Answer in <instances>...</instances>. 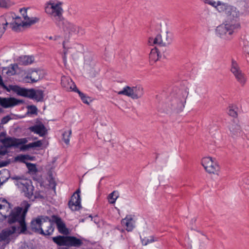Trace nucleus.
I'll return each mask as SVG.
<instances>
[{"label":"nucleus","instance_id":"9b49d317","mask_svg":"<svg viewBox=\"0 0 249 249\" xmlns=\"http://www.w3.org/2000/svg\"><path fill=\"white\" fill-rule=\"evenodd\" d=\"M61 25H63V28L65 32H68L70 35L78 34L83 35L84 30L79 26H77L72 23L68 21L63 20L61 22Z\"/></svg>","mask_w":249,"mask_h":249},{"label":"nucleus","instance_id":"680f3d73","mask_svg":"<svg viewBox=\"0 0 249 249\" xmlns=\"http://www.w3.org/2000/svg\"><path fill=\"white\" fill-rule=\"evenodd\" d=\"M43 198V196H42L41 195L38 194H36L35 196H34V198Z\"/></svg>","mask_w":249,"mask_h":249},{"label":"nucleus","instance_id":"338daca9","mask_svg":"<svg viewBox=\"0 0 249 249\" xmlns=\"http://www.w3.org/2000/svg\"><path fill=\"white\" fill-rule=\"evenodd\" d=\"M46 216H45L43 218L41 219V220H42V222H46V221H47V220H48V221H49V220H48V219H47L46 218Z\"/></svg>","mask_w":249,"mask_h":249},{"label":"nucleus","instance_id":"58836bf2","mask_svg":"<svg viewBox=\"0 0 249 249\" xmlns=\"http://www.w3.org/2000/svg\"><path fill=\"white\" fill-rule=\"evenodd\" d=\"M19 224L20 231L19 233H25L27 231V225L25 222V219H22L21 221L18 222Z\"/></svg>","mask_w":249,"mask_h":249},{"label":"nucleus","instance_id":"e433bc0d","mask_svg":"<svg viewBox=\"0 0 249 249\" xmlns=\"http://www.w3.org/2000/svg\"><path fill=\"white\" fill-rule=\"evenodd\" d=\"M172 41V36L171 33L166 32L165 39H163V46L170 45Z\"/></svg>","mask_w":249,"mask_h":249},{"label":"nucleus","instance_id":"4468645a","mask_svg":"<svg viewBox=\"0 0 249 249\" xmlns=\"http://www.w3.org/2000/svg\"><path fill=\"white\" fill-rule=\"evenodd\" d=\"M8 88L10 90H13L19 96L28 97L30 99H31V97H33V94L32 93L33 89H27L21 88L18 85H10Z\"/></svg>","mask_w":249,"mask_h":249},{"label":"nucleus","instance_id":"f257e3e1","mask_svg":"<svg viewBox=\"0 0 249 249\" xmlns=\"http://www.w3.org/2000/svg\"><path fill=\"white\" fill-rule=\"evenodd\" d=\"M188 94V88L179 89L177 87H174L170 93L171 96V105L172 109L177 112L181 111L185 107Z\"/></svg>","mask_w":249,"mask_h":249},{"label":"nucleus","instance_id":"cd10ccee","mask_svg":"<svg viewBox=\"0 0 249 249\" xmlns=\"http://www.w3.org/2000/svg\"><path fill=\"white\" fill-rule=\"evenodd\" d=\"M42 142L41 141L38 140L37 141L30 143L27 144H23L20 145L19 147L20 150L21 151H25L28 150L30 148H33L35 147H40L42 146Z\"/></svg>","mask_w":249,"mask_h":249},{"label":"nucleus","instance_id":"39448f33","mask_svg":"<svg viewBox=\"0 0 249 249\" xmlns=\"http://www.w3.org/2000/svg\"><path fill=\"white\" fill-rule=\"evenodd\" d=\"M240 28V23L232 24L227 22L225 24H221L217 27L216 33L221 38L230 39L228 35L231 36L234 30Z\"/></svg>","mask_w":249,"mask_h":249},{"label":"nucleus","instance_id":"4d7b16f0","mask_svg":"<svg viewBox=\"0 0 249 249\" xmlns=\"http://www.w3.org/2000/svg\"><path fill=\"white\" fill-rule=\"evenodd\" d=\"M3 148V146L1 145L0 146V155H5L7 153V151L6 149L2 150V149Z\"/></svg>","mask_w":249,"mask_h":249},{"label":"nucleus","instance_id":"f8f14e48","mask_svg":"<svg viewBox=\"0 0 249 249\" xmlns=\"http://www.w3.org/2000/svg\"><path fill=\"white\" fill-rule=\"evenodd\" d=\"M45 72L40 69L30 70L25 77L26 79H30L31 83H36L43 79L45 76Z\"/></svg>","mask_w":249,"mask_h":249},{"label":"nucleus","instance_id":"5701e85b","mask_svg":"<svg viewBox=\"0 0 249 249\" xmlns=\"http://www.w3.org/2000/svg\"><path fill=\"white\" fill-rule=\"evenodd\" d=\"M20 184L23 185V191L25 192V196L31 199L33 196L34 190V187L32 185L31 180H28L25 183L20 182Z\"/></svg>","mask_w":249,"mask_h":249},{"label":"nucleus","instance_id":"72a5a7b5","mask_svg":"<svg viewBox=\"0 0 249 249\" xmlns=\"http://www.w3.org/2000/svg\"><path fill=\"white\" fill-rule=\"evenodd\" d=\"M34 61V58L32 56H23L19 57L18 59L19 63L22 65H28L31 64Z\"/></svg>","mask_w":249,"mask_h":249},{"label":"nucleus","instance_id":"1a4fd4ad","mask_svg":"<svg viewBox=\"0 0 249 249\" xmlns=\"http://www.w3.org/2000/svg\"><path fill=\"white\" fill-rule=\"evenodd\" d=\"M51 217L52 218L51 219L49 216L46 217L49 220V221H54V223L56 225L59 233L65 235L69 234V229L66 227L65 223L63 221L61 217L57 215H53Z\"/></svg>","mask_w":249,"mask_h":249},{"label":"nucleus","instance_id":"49530a36","mask_svg":"<svg viewBox=\"0 0 249 249\" xmlns=\"http://www.w3.org/2000/svg\"><path fill=\"white\" fill-rule=\"evenodd\" d=\"M204 2L208 4H209L216 9L217 7V1L215 2L213 0H204Z\"/></svg>","mask_w":249,"mask_h":249},{"label":"nucleus","instance_id":"8fccbe9b","mask_svg":"<svg viewBox=\"0 0 249 249\" xmlns=\"http://www.w3.org/2000/svg\"><path fill=\"white\" fill-rule=\"evenodd\" d=\"M10 178L12 180H16L17 181H18L19 180L23 179L24 176H19L15 175L14 176H11V177L9 176V177H8V178Z\"/></svg>","mask_w":249,"mask_h":249},{"label":"nucleus","instance_id":"6e6552de","mask_svg":"<svg viewBox=\"0 0 249 249\" xmlns=\"http://www.w3.org/2000/svg\"><path fill=\"white\" fill-rule=\"evenodd\" d=\"M231 71L234 75L237 81L243 86L246 83V77L240 69L236 61L233 59L231 60Z\"/></svg>","mask_w":249,"mask_h":249},{"label":"nucleus","instance_id":"f3484780","mask_svg":"<svg viewBox=\"0 0 249 249\" xmlns=\"http://www.w3.org/2000/svg\"><path fill=\"white\" fill-rule=\"evenodd\" d=\"M36 124L30 126L29 129L34 132L36 134H38L40 136H45L47 132V130L44 125L40 121V119L37 118L36 120Z\"/></svg>","mask_w":249,"mask_h":249},{"label":"nucleus","instance_id":"423d86ee","mask_svg":"<svg viewBox=\"0 0 249 249\" xmlns=\"http://www.w3.org/2000/svg\"><path fill=\"white\" fill-rule=\"evenodd\" d=\"M10 18H12V21L9 22L8 26L12 30L18 31L19 30L20 27H26L30 26L38 22L39 18L36 17H33L32 20L30 21L26 20L25 21L22 20L21 18L19 17H14L12 15L9 14Z\"/></svg>","mask_w":249,"mask_h":249},{"label":"nucleus","instance_id":"412c9836","mask_svg":"<svg viewBox=\"0 0 249 249\" xmlns=\"http://www.w3.org/2000/svg\"><path fill=\"white\" fill-rule=\"evenodd\" d=\"M135 221L132 215H127L126 217L121 221V224L125 227V230L128 231H132L135 227Z\"/></svg>","mask_w":249,"mask_h":249},{"label":"nucleus","instance_id":"ddd939ff","mask_svg":"<svg viewBox=\"0 0 249 249\" xmlns=\"http://www.w3.org/2000/svg\"><path fill=\"white\" fill-rule=\"evenodd\" d=\"M23 103V100L17 99L14 97L2 98L0 97V106L5 108L11 107Z\"/></svg>","mask_w":249,"mask_h":249},{"label":"nucleus","instance_id":"f704fd0d","mask_svg":"<svg viewBox=\"0 0 249 249\" xmlns=\"http://www.w3.org/2000/svg\"><path fill=\"white\" fill-rule=\"evenodd\" d=\"M49 225L47 226L48 229L45 231H44V234H40L41 235H44V236H47V235H51L53 234L54 227V221H49Z\"/></svg>","mask_w":249,"mask_h":249},{"label":"nucleus","instance_id":"7ed1b4c3","mask_svg":"<svg viewBox=\"0 0 249 249\" xmlns=\"http://www.w3.org/2000/svg\"><path fill=\"white\" fill-rule=\"evenodd\" d=\"M30 206V204L27 202H25L24 209L22 207L18 206L12 210L8 215H2L1 213L0 214L4 219L7 218L8 223L11 225L16 222H20L22 219H25L26 213Z\"/></svg>","mask_w":249,"mask_h":249},{"label":"nucleus","instance_id":"052dcab7","mask_svg":"<svg viewBox=\"0 0 249 249\" xmlns=\"http://www.w3.org/2000/svg\"><path fill=\"white\" fill-rule=\"evenodd\" d=\"M0 199H1L0 201L2 203H7L9 205V208H10V203H9L5 198H1Z\"/></svg>","mask_w":249,"mask_h":249},{"label":"nucleus","instance_id":"0eeeda50","mask_svg":"<svg viewBox=\"0 0 249 249\" xmlns=\"http://www.w3.org/2000/svg\"><path fill=\"white\" fill-rule=\"evenodd\" d=\"M118 94L124 95L131 97L133 99H138L143 94V89L140 85L130 87L126 86L123 89L118 92Z\"/></svg>","mask_w":249,"mask_h":249},{"label":"nucleus","instance_id":"7c9ffc66","mask_svg":"<svg viewBox=\"0 0 249 249\" xmlns=\"http://www.w3.org/2000/svg\"><path fill=\"white\" fill-rule=\"evenodd\" d=\"M35 159L36 158L35 156H31L29 155H20L17 156L15 160L16 161H19L21 162L26 164V163H28L26 161V160L33 161L35 160Z\"/></svg>","mask_w":249,"mask_h":249},{"label":"nucleus","instance_id":"864d4df0","mask_svg":"<svg viewBox=\"0 0 249 249\" xmlns=\"http://www.w3.org/2000/svg\"><path fill=\"white\" fill-rule=\"evenodd\" d=\"M3 70L6 71L5 72L9 76H12V75H15V74H11L12 72V70L11 69L10 67L4 68Z\"/></svg>","mask_w":249,"mask_h":249},{"label":"nucleus","instance_id":"c85d7f7f","mask_svg":"<svg viewBox=\"0 0 249 249\" xmlns=\"http://www.w3.org/2000/svg\"><path fill=\"white\" fill-rule=\"evenodd\" d=\"M32 94L33 97H31L32 99H35L37 102H42L44 98V93L43 91L40 89L35 90L33 89Z\"/></svg>","mask_w":249,"mask_h":249},{"label":"nucleus","instance_id":"09e8293b","mask_svg":"<svg viewBox=\"0 0 249 249\" xmlns=\"http://www.w3.org/2000/svg\"><path fill=\"white\" fill-rule=\"evenodd\" d=\"M18 147L19 146L25 144L28 141L26 138L18 139Z\"/></svg>","mask_w":249,"mask_h":249},{"label":"nucleus","instance_id":"6ab92c4d","mask_svg":"<svg viewBox=\"0 0 249 249\" xmlns=\"http://www.w3.org/2000/svg\"><path fill=\"white\" fill-rule=\"evenodd\" d=\"M231 5L228 3L218 0L217 1V7L215 9L220 15L226 17Z\"/></svg>","mask_w":249,"mask_h":249},{"label":"nucleus","instance_id":"a878e982","mask_svg":"<svg viewBox=\"0 0 249 249\" xmlns=\"http://www.w3.org/2000/svg\"><path fill=\"white\" fill-rule=\"evenodd\" d=\"M62 86L67 90L73 91L75 89L74 85H76L70 78L63 77L61 79V82Z\"/></svg>","mask_w":249,"mask_h":249},{"label":"nucleus","instance_id":"4be33fe9","mask_svg":"<svg viewBox=\"0 0 249 249\" xmlns=\"http://www.w3.org/2000/svg\"><path fill=\"white\" fill-rule=\"evenodd\" d=\"M230 131V135L233 138L237 137L241 135L242 133L241 127L239 124L234 121L232 122L228 126Z\"/></svg>","mask_w":249,"mask_h":249},{"label":"nucleus","instance_id":"c9c22d12","mask_svg":"<svg viewBox=\"0 0 249 249\" xmlns=\"http://www.w3.org/2000/svg\"><path fill=\"white\" fill-rule=\"evenodd\" d=\"M71 134V130L67 131H64L62 134V139L66 144H69L70 142V137Z\"/></svg>","mask_w":249,"mask_h":249},{"label":"nucleus","instance_id":"2eb2a0df","mask_svg":"<svg viewBox=\"0 0 249 249\" xmlns=\"http://www.w3.org/2000/svg\"><path fill=\"white\" fill-rule=\"evenodd\" d=\"M229 11L226 16L227 21L226 22L232 24L239 23L238 21L240 16L237 10V8L232 5Z\"/></svg>","mask_w":249,"mask_h":249},{"label":"nucleus","instance_id":"473e14b6","mask_svg":"<svg viewBox=\"0 0 249 249\" xmlns=\"http://www.w3.org/2000/svg\"><path fill=\"white\" fill-rule=\"evenodd\" d=\"M75 89H74V91L78 93L81 100L82 102L87 105L89 104V102L91 101L90 98L88 96H87L85 94L80 91L76 87V85H74Z\"/></svg>","mask_w":249,"mask_h":249},{"label":"nucleus","instance_id":"c03bdc74","mask_svg":"<svg viewBox=\"0 0 249 249\" xmlns=\"http://www.w3.org/2000/svg\"><path fill=\"white\" fill-rule=\"evenodd\" d=\"M115 191H113L108 195V199H110V203L111 204L114 203L118 197V196L115 195Z\"/></svg>","mask_w":249,"mask_h":249},{"label":"nucleus","instance_id":"c756f323","mask_svg":"<svg viewBox=\"0 0 249 249\" xmlns=\"http://www.w3.org/2000/svg\"><path fill=\"white\" fill-rule=\"evenodd\" d=\"M148 43L150 45L158 44L160 47L163 46V39L160 34H158L155 37H149L148 39Z\"/></svg>","mask_w":249,"mask_h":249},{"label":"nucleus","instance_id":"69168bd1","mask_svg":"<svg viewBox=\"0 0 249 249\" xmlns=\"http://www.w3.org/2000/svg\"><path fill=\"white\" fill-rule=\"evenodd\" d=\"M7 208V206L4 205L0 204V210L2 209L3 208Z\"/></svg>","mask_w":249,"mask_h":249},{"label":"nucleus","instance_id":"de8ad7c7","mask_svg":"<svg viewBox=\"0 0 249 249\" xmlns=\"http://www.w3.org/2000/svg\"><path fill=\"white\" fill-rule=\"evenodd\" d=\"M11 119V117L9 115H7L2 118L1 120V124H5L7 123Z\"/></svg>","mask_w":249,"mask_h":249},{"label":"nucleus","instance_id":"ea45409f","mask_svg":"<svg viewBox=\"0 0 249 249\" xmlns=\"http://www.w3.org/2000/svg\"><path fill=\"white\" fill-rule=\"evenodd\" d=\"M28 8H20L19 10V12L22 15L23 18H24V20L26 21H30L32 20V18H30L27 14V11L28 9Z\"/></svg>","mask_w":249,"mask_h":249},{"label":"nucleus","instance_id":"dca6fc26","mask_svg":"<svg viewBox=\"0 0 249 249\" xmlns=\"http://www.w3.org/2000/svg\"><path fill=\"white\" fill-rule=\"evenodd\" d=\"M236 5L240 16L249 14V0H237Z\"/></svg>","mask_w":249,"mask_h":249},{"label":"nucleus","instance_id":"79ce46f5","mask_svg":"<svg viewBox=\"0 0 249 249\" xmlns=\"http://www.w3.org/2000/svg\"><path fill=\"white\" fill-rule=\"evenodd\" d=\"M28 111L27 114H37V108L34 105L28 106L27 107Z\"/></svg>","mask_w":249,"mask_h":249},{"label":"nucleus","instance_id":"bb28decb","mask_svg":"<svg viewBox=\"0 0 249 249\" xmlns=\"http://www.w3.org/2000/svg\"><path fill=\"white\" fill-rule=\"evenodd\" d=\"M161 51L156 47L151 49L149 53V59L151 63L156 62L159 59Z\"/></svg>","mask_w":249,"mask_h":249},{"label":"nucleus","instance_id":"20e7f679","mask_svg":"<svg viewBox=\"0 0 249 249\" xmlns=\"http://www.w3.org/2000/svg\"><path fill=\"white\" fill-rule=\"evenodd\" d=\"M53 242L59 246L78 247L83 244L82 241H87L84 238L81 239L73 236L58 235L52 238Z\"/></svg>","mask_w":249,"mask_h":249},{"label":"nucleus","instance_id":"6e6d98bb","mask_svg":"<svg viewBox=\"0 0 249 249\" xmlns=\"http://www.w3.org/2000/svg\"><path fill=\"white\" fill-rule=\"evenodd\" d=\"M9 163V162L7 161H0V168L6 166Z\"/></svg>","mask_w":249,"mask_h":249},{"label":"nucleus","instance_id":"0e129e2a","mask_svg":"<svg viewBox=\"0 0 249 249\" xmlns=\"http://www.w3.org/2000/svg\"><path fill=\"white\" fill-rule=\"evenodd\" d=\"M80 193V190L78 189L76 191V192L73 195H80V194H79Z\"/></svg>","mask_w":249,"mask_h":249},{"label":"nucleus","instance_id":"774afa93","mask_svg":"<svg viewBox=\"0 0 249 249\" xmlns=\"http://www.w3.org/2000/svg\"><path fill=\"white\" fill-rule=\"evenodd\" d=\"M85 218H82L80 219V222H84L85 221Z\"/></svg>","mask_w":249,"mask_h":249},{"label":"nucleus","instance_id":"a19ab883","mask_svg":"<svg viewBox=\"0 0 249 249\" xmlns=\"http://www.w3.org/2000/svg\"><path fill=\"white\" fill-rule=\"evenodd\" d=\"M26 166L28 169L29 173H36L37 171L36 165L32 163H26Z\"/></svg>","mask_w":249,"mask_h":249},{"label":"nucleus","instance_id":"a211bd4d","mask_svg":"<svg viewBox=\"0 0 249 249\" xmlns=\"http://www.w3.org/2000/svg\"><path fill=\"white\" fill-rule=\"evenodd\" d=\"M68 206L72 211L79 210L82 208L80 196L73 195L68 202Z\"/></svg>","mask_w":249,"mask_h":249},{"label":"nucleus","instance_id":"3c124183","mask_svg":"<svg viewBox=\"0 0 249 249\" xmlns=\"http://www.w3.org/2000/svg\"><path fill=\"white\" fill-rule=\"evenodd\" d=\"M11 69L12 70V74H16V69L18 68V65L17 64H14L11 65Z\"/></svg>","mask_w":249,"mask_h":249},{"label":"nucleus","instance_id":"5fc2aeb1","mask_svg":"<svg viewBox=\"0 0 249 249\" xmlns=\"http://www.w3.org/2000/svg\"><path fill=\"white\" fill-rule=\"evenodd\" d=\"M49 177L50 178V183L51 184H53V188L55 189V186H56V183L55 182V181L53 178L52 175H50Z\"/></svg>","mask_w":249,"mask_h":249},{"label":"nucleus","instance_id":"9d476101","mask_svg":"<svg viewBox=\"0 0 249 249\" xmlns=\"http://www.w3.org/2000/svg\"><path fill=\"white\" fill-rule=\"evenodd\" d=\"M201 164L209 173L214 174L219 170V166L211 157H205L201 160Z\"/></svg>","mask_w":249,"mask_h":249},{"label":"nucleus","instance_id":"4c0bfd02","mask_svg":"<svg viewBox=\"0 0 249 249\" xmlns=\"http://www.w3.org/2000/svg\"><path fill=\"white\" fill-rule=\"evenodd\" d=\"M141 240L143 246H146L148 244L152 243L155 241L153 236H150L149 238L146 237L143 238L141 237Z\"/></svg>","mask_w":249,"mask_h":249},{"label":"nucleus","instance_id":"e2e57ef3","mask_svg":"<svg viewBox=\"0 0 249 249\" xmlns=\"http://www.w3.org/2000/svg\"><path fill=\"white\" fill-rule=\"evenodd\" d=\"M70 247L68 246H60V247L58 248L57 249H69Z\"/></svg>","mask_w":249,"mask_h":249},{"label":"nucleus","instance_id":"393cba45","mask_svg":"<svg viewBox=\"0 0 249 249\" xmlns=\"http://www.w3.org/2000/svg\"><path fill=\"white\" fill-rule=\"evenodd\" d=\"M18 138L7 137L1 140V142L3 144V146L6 148L12 147H18Z\"/></svg>","mask_w":249,"mask_h":249},{"label":"nucleus","instance_id":"aec40b11","mask_svg":"<svg viewBox=\"0 0 249 249\" xmlns=\"http://www.w3.org/2000/svg\"><path fill=\"white\" fill-rule=\"evenodd\" d=\"M42 221L38 217L33 219L31 222V228L32 230L39 234H44V231L42 228Z\"/></svg>","mask_w":249,"mask_h":249},{"label":"nucleus","instance_id":"13d9d810","mask_svg":"<svg viewBox=\"0 0 249 249\" xmlns=\"http://www.w3.org/2000/svg\"><path fill=\"white\" fill-rule=\"evenodd\" d=\"M6 133L5 132H1L0 133V142H1V140L4 139V138L6 137Z\"/></svg>","mask_w":249,"mask_h":249},{"label":"nucleus","instance_id":"a18cd8bd","mask_svg":"<svg viewBox=\"0 0 249 249\" xmlns=\"http://www.w3.org/2000/svg\"><path fill=\"white\" fill-rule=\"evenodd\" d=\"M228 114L230 116L234 118L237 117L238 115L237 111H235L233 108H231L230 107L228 110Z\"/></svg>","mask_w":249,"mask_h":249},{"label":"nucleus","instance_id":"b1692460","mask_svg":"<svg viewBox=\"0 0 249 249\" xmlns=\"http://www.w3.org/2000/svg\"><path fill=\"white\" fill-rule=\"evenodd\" d=\"M10 20L9 14L0 17V38L5 32Z\"/></svg>","mask_w":249,"mask_h":249},{"label":"nucleus","instance_id":"f03ea898","mask_svg":"<svg viewBox=\"0 0 249 249\" xmlns=\"http://www.w3.org/2000/svg\"><path fill=\"white\" fill-rule=\"evenodd\" d=\"M62 2L54 3L50 1L46 3L45 12L53 17V20L58 26H61V22L64 20L63 17V10L61 7Z\"/></svg>","mask_w":249,"mask_h":249},{"label":"nucleus","instance_id":"2f4dec72","mask_svg":"<svg viewBox=\"0 0 249 249\" xmlns=\"http://www.w3.org/2000/svg\"><path fill=\"white\" fill-rule=\"evenodd\" d=\"M12 235L10 232V229H5L3 230L0 233V241H6L7 243L10 242L9 236Z\"/></svg>","mask_w":249,"mask_h":249},{"label":"nucleus","instance_id":"37998d69","mask_svg":"<svg viewBox=\"0 0 249 249\" xmlns=\"http://www.w3.org/2000/svg\"><path fill=\"white\" fill-rule=\"evenodd\" d=\"M11 1L9 0H0V7L8 8L11 6Z\"/></svg>","mask_w":249,"mask_h":249},{"label":"nucleus","instance_id":"603ef678","mask_svg":"<svg viewBox=\"0 0 249 249\" xmlns=\"http://www.w3.org/2000/svg\"><path fill=\"white\" fill-rule=\"evenodd\" d=\"M11 69L12 70V74H16V69L18 68V65L17 64H14L11 65Z\"/></svg>","mask_w":249,"mask_h":249},{"label":"nucleus","instance_id":"bf43d9fd","mask_svg":"<svg viewBox=\"0 0 249 249\" xmlns=\"http://www.w3.org/2000/svg\"><path fill=\"white\" fill-rule=\"evenodd\" d=\"M17 231V227L15 226H13L11 227V230H10V232H11V234H13L15 232H16Z\"/></svg>","mask_w":249,"mask_h":249}]
</instances>
